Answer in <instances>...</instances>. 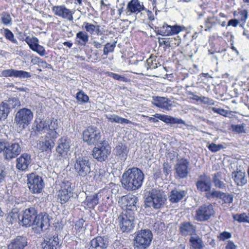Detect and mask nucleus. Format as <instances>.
Segmentation results:
<instances>
[{
    "label": "nucleus",
    "instance_id": "nucleus-22",
    "mask_svg": "<svg viewBox=\"0 0 249 249\" xmlns=\"http://www.w3.org/2000/svg\"><path fill=\"white\" fill-rule=\"evenodd\" d=\"M108 245L107 238L97 236L90 242L89 249H106Z\"/></svg>",
    "mask_w": 249,
    "mask_h": 249
},
{
    "label": "nucleus",
    "instance_id": "nucleus-55",
    "mask_svg": "<svg viewBox=\"0 0 249 249\" xmlns=\"http://www.w3.org/2000/svg\"><path fill=\"white\" fill-rule=\"evenodd\" d=\"M238 14L239 15V20L244 23H245L248 18V10L246 9L241 10L239 12Z\"/></svg>",
    "mask_w": 249,
    "mask_h": 249
},
{
    "label": "nucleus",
    "instance_id": "nucleus-3",
    "mask_svg": "<svg viewBox=\"0 0 249 249\" xmlns=\"http://www.w3.org/2000/svg\"><path fill=\"white\" fill-rule=\"evenodd\" d=\"M58 129V121L53 118H48L45 120L41 119H36L33 127V132L35 135H38L49 131L48 134L53 139L58 136L56 132Z\"/></svg>",
    "mask_w": 249,
    "mask_h": 249
},
{
    "label": "nucleus",
    "instance_id": "nucleus-42",
    "mask_svg": "<svg viewBox=\"0 0 249 249\" xmlns=\"http://www.w3.org/2000/svg\"><path fill=\"white\" fill-rule=\"evenodd\" d=\"M234 220L238 222L249 223V213H243L240 214H236L233 215Z\"/></svg>",
    "mask_w": 249,
    "mask_h": 249
},
{
    "label": "nucleus",
    "instance_id": "nucleus-41",
    "mask_svg": "<svg viewBox=\"0 0 249 249\" xmlns=\"http://www.w3.org/2000/svg\"><path fill=\"white\" fill-rule=\"evenodd\" d=\"M7 220L8 222L11 223L12 224L16 223L18 222H19L20 223V221L21 220H19V213L17 211H14V210H13L8 213L7 216Z\"/></svg>",
    "mask_w": 249,
    "mask_h": 249
},
{
    "label": "nucleus",
    "instance_id": "nucleus-10",
    "mask_svg": "<svg viewBox=\"0 0 249 249\" xmlns=\"http://www.w3.org/2000/svg\"><path fill=\"white\" fill-rule=\"evenodd\" d=\"M111 150L108 142L103 141L93 148V157L99 162L106 161L111 154Z\"/></svg>",
    "mask_w": 249,
    "mask_h": 249
},
{
    "label": "nucleus",
    "instance_id": "nucleus-64",
    "mask_svg": "<svg viewBox=\"0 0 249 249\" xmlns=\"http://www.w3.org/2000/svg\"><path fill=\"white\" fill-rule=\"evenodd\" d=\"M38 60V63L40 64V66L44 68H51V65L47 63L45 61L41 60L39 57H36Z\"/></svg>",
    "mask_w": 249,
    "mask_h": 249
},
{
    "label": "nucleus",
    "instance_id": "nucleus-58",
    "mask_svg": "<svg viewBox=\"0 0 249 249\" xmlns=\"http://www.w3.org/2000/svg\"><path fill=\"white\" fill-rule=\"evenodd\" d=\"M89 100V96L82 91H79V102L87 103Z\"/></svg>",
    "mask_w": 249,
    "mask_h": 249
},
{
    "label": "nucleus",
    "instance_id": "nucleus-7",
    "mask_svg": "<svg viewBox=\"0 0 249 249\" xmlns=\"http://www.w3.org/2000/svg\"><path fill=\"white\" fill-rule=\"evenodd\" d=\"M71 186V183L67 180H64L59 184L56 196L57 200L61 204L66 203L73 196V189Z\"/></svg>",
    "mask_w": 249,
    "mask_h": 249
},
{
    "label": "nucleus",
    "instance_id": "nucleus-45",
    "mask_svg": "<svg viewBox=\"0 0 249 249\" xmlns=\"http://www.w3.org/2000/svg\"><path fill=\"white\" fill-rule=\"evenodd\" d=\"M171 32V36L178 34L179 32L186 30V28L183 26H180L178 25H175L173 26L170 25V28Z\"/></svg>",
    "mask_w": 249,
    "mask_h": 249
},
{
    "label": "nucleus",
    "instance_id": "nucleus-1",
    "mask_svg": "<svg viewBox=\"0 0 249 249\" xmlns=\"http://www.w3.org/2000/svg\"><path fill=\"white\" fill-rule=\"evenodd\" d=\"M48 216L46 213L37 214V211L35 208L30 207L23 211L20 225L26 227L36 225L43 230L44 227L49 226Z\"/></svg>",
    "mask_w": 249,
    "mask_h": 249
},
{
    "label": "nucleus",
    "instance_id": "nucleus-56",
    "mask_svg": "<svg viewBox=\"0 0 249 249\" xmlns=\"http://www.w3.org/2000/svg\"><path fill=\"white\" fill-rule=\"evenodd\" d=\"M221 199L226 204H231L232 203L233 196L231 194L223 193V196L221 198Z\"/></svg>",
    "mask_w": 249,
    "mask_h": 249
},
{
    "label": "nucleus",
    "instance_id": "nucleus-59",
    "mask_svg": "<svg viewBox=\"0 0 249 249\" xmlns=\"http://www.w3.org/2000/svg\"><path fill=\"white\" fill-rule=\"evenodd\" d=\"M108 75L109 76L112 77L113 79L117 80L123 81V82H125L127 81L126 78L124 77V76H123L121 75L117 74V73L110 72L109 73Z\"/></svg>",
    "mask_w": 249,
    "mask_h": 249
},
{
    "label": "nucleus",
    "instance_id": "nucleus-39",
    "mask_svg": "<svg viewBox=\"0 0 249 249\" xmlns=\"http://www.w3.org/2000/svg\"><path fill=\"white\" fill-rule=\"evenodd\" d=\"M217 18L214 16H209L205 19V31H209L218 22Z\"/></svg>",
    "mask_w": 249,
    "mask_h": 249
},
{
    "label": "nucleus",
    "instance_id": "nucleus-33",
    "mask_svg": "<svg viewBox=\"0 0 249 249\" xmlns=\"http://www.w3.org/2000/svg\"><path fill=\"white\" fill-rule=\"evenodd\" d=\"M11 111V107L7 102H2L0 104V121L6 119Z\"/></svg>",
    "mask_w": 249,
    "mask_h": 249
},
{
    "label": "nucleus",
    "instance_id": "nucleus-60",
    "mask_svg": "<svg viewBox=\"0 0 249 249\" xmlns=\"http://www.w3.org/2000/svg\"><path fill=\"white\" fill-rule=\"evenodd\" d=\"M163 171L165 176H168L171 171V166L168 162L163 164Z\"/></svg>",
    "mask_w": 249,
    "mask_h": 249
},
{
    "label": "nucleus",
    "instance_id": "nucleus-11",
    "mask_svg": "<svg viewBox=\"0 0 249 249\" xmlns=\"http://www.w3.org/2000/svg\"><path fill=\"white\" fill-rule=\"evenodd\" d=\"M214 214L213 206L211 204H205L199 206L196 211L194 219L199 222H204L210 219Z\"/></svg>",
    "mask_w": 249,
    "mask_h": 249
},
{
    "label": "nucleus",
    "instance_id": "nucleus-14",
    "mask_svg": "<svg viewBox=\"0 0 249 249\" xmlns=\"http://www.w3.org/2000/svg\"><path fill=\"white\" fill-rule=\"evenodd\" d=\"M101 136L100 130L96 127H89L83 132L84 141L89 144L97 143Z\"/></svg>",
    "mask_w": 249,
    "mask_h": 249
},
{
    "label": "nucleus",
    "instance_id": "nucleus-5",
    "mask_svg": "<svg viewBox=\"0 0 249 249\" xmlns=\"http://www.w3.org/2000/svg\"><path fill=\"white\" fill-rule=\"evenodd\" d=\"M33 117L34 114L31 110L23 107L19 109L16 113L14 124L18 130L22 131L30 124Z\"/></svg>",
    "mask_w": 249,
    "mask_h": 249
},
{
    "label": "nucleus",
    "instance_id": "nucleus-57",
    "mask_svg": "<svg viewBox=\"0 0 249 249\" xmlns=\"http://www.w3.org/2000/svg\"><path fill=\"white\" fill-rule=\"evenodd\" d=\"M231 128L233 131L237 133H245V126L243 124L232 125Z\"/></svg>",
    "mask_w": 249,
    "mask_h": 249
},
{
    "label": "nucleus",
    "instance_id": "nucleus-50",
    "mask_svg": "<svg viewBox=\"0 0 249 249\" xmlns=\"http://www.w3.org/2000/svg\"><path fill=\"white\" fill-rule=\"evenodd\" d=\"M223 193L220 191L212 190L209 192V193L207 194V197L208 198L213 197V198H220L223 196Z\"/></svg>",
    "mask_w": 249,
    "mask_h": 249
},
{
    "label": "nucleus",
    "instance_id": "nucleus-38",
    "mask_svg": "<svg viewBox=\"0 0 249 249\" xmlns=\"http://www.w3.org/2000/svg\"><path fill=\"white\" fill-rule=\"evenodd\" d=\"M114 150L116 155L119 156L121 160H124L126 159L127 150L125 144L122 143H119Z\"/></svg>",
    "mask_w": 249,
    "mask_h": 249
},
{
    "label": "nucleus",
    "instance_id": "nucleus-46",
    "mask_svg": "<svg viewBox=\"0 0 249 249\" xmlns=\"http://www.w3.org/2000/svg\"><path fill=\"white\" fill-rule=\"evenodd\" d=\"M7 102V104L11 107V109L20 106V102L18 98L13 97L9 98Z\"/></svg>",
    "mask_w": 249,
    "mask_h": 249
},
{
    "label": "nucleus",
    "instance_id": "nucleus-28",
    "mask_svg": "<svg viewBox=\"0 0 249 249\" xmlns=\"http://www.w3.org/2000/svg\"><path fill=\"white\" fill-rule=\"evenodd\" d=\"M54 143L51 139H45L44 141H40L38 144V149L41 152L51 153L52 149L53 148Z\"/></svg>",
    "mask_w": 249,
    "mask_h": 249
},
{
    "label": "nucleus",
    "instance_id": "nucleus-16",
    "mask_svg": "<svg viewBox=\"0 0 249 249\" xmlns=\"http://www.w3.org/2000/svg\"><path fill=\"white\" fill-rule=\"evenodd\" d=\"M23 36H26L25 38L23 37L20 39L24 40L32 51L37 53L40 56H44L45 54V49L43 46L39 44V40L36 37H30L29 36H26V34H24Z\"/></svg>",
    "mask_w": 249,
    "mask_h": 249
},
{
    "label": "nucleus",
    "instance_id": "nucleus-19",
    "mask_svg": "<svg viewBox=\"0 0 249 249\" xmlns=\"http://www.w3.org/2000/svg\"><path fill=\"white\" fill-rule=\"evenodd\" d=\"M197 189L200 192H209L211 189V179L205 174L200 176L196 183Z\"/></svg>",
    "mask_w": 249,
    "mask_h": 249
},
{
    "label": "nucleus",
    "instance_id": "nucleus-53",
    "mask_svg": "<svg viewBox=\"0 0 249 249\" xmlns=\"http://www.w3.org/2000/svg\"><path fill=\"white\" fill-rule=\"evenodd\" d=\"M31 75L30 72L22 71V70H16V77L19 78H30Z\"/></svg>",
    "mask_w": 249,
    "mask_h": 249
},
{
    "label": "nucleus",
    "instance_id": "nucleus-8",
    "mask_svg": "<svg viewBox=\"0 0 249 249\" xmlns=\"http://www.w3.org/2000/svg\"><path fill=\"white\" fill-rule=\"evenodd\" d=\"M152 239L151 231L149 230H142L136 233L134 239L135 249H145L150 244Z\"/></svg>",
    "mask_w": 249,
    "mask_h": 249
},
{
    "label": "nucleus",
    "instance_id": "nucleus-15",
    "mask_svg": "<svg viewBox=\"0 0 249 249\" xmlns=\"http://www.w3.org/2000/svg\"><path fill=\"white\" fill-rule=\"evenodd\" d=\"M190 162L185 159L178 160L175 165L176 177L179 178H187L189 173Z\"/></svg>",
    "mask_w": 249,
    "mask_h": 249
},
{
    "label": "nucleus",
    "instance_id": "nucleus-27",
    "mask_svg": "<svg viewBox=\"0 0 249 249\" xmlns=\"http://www.w3.org/2000/svg\"><path fill=\"white\" fill-rule=\"evenodd\" d=\"M153 116H154L156 118H158V119L164 122V123H165L166 124H185V122L181 119L175 118L174 117H172V116L166 115L156 113V114H155L153 115Z\"/></svg>",
    "mask_w": 249,
    "mask_h": 249
},
{
    "label": "nucleus",
    "instance_id": "nucleus-23",
    "mask_svg": "<svg viewBox=\"0 0 249 249\" xmlns=\"http://www.w3.org/2000/svg\"><path fill=\"white\" fill-rule=\"evenodd\" d=\"M52 10L56 16L63 18H67L69 20H71L72 19L71 11L64 5L53 6Z\"/></svg>",
    "mask_w": 249,
    "mask_h": 249
},
{
    "label": "nucleus",
    "instance_id": "nucleus-49",
    "mask_svg": "<svg viewBox=\"0 0 249 249\" xmlns=\"http://www.w3.org/2000/svg\"><path fill=\"white\" fill-rule=\"evenodd\" d=\"M16 70L14 69H7L3 70L0 76H3L5 77H16Z\"/></svg>",
    "mask_w": 249,
    "mask_h": 249
},
{
    "label": "nucleus",
    "instance_id": "nucleus-62",
    "mask_svg": "<svg viewBox=\"0 0 249 249\" xmlns=\"http://www.w3.org/2000/svg\"><path fill=\"white\" fill-rule=\"evenodd\" d=\"M231 237L230 232L227 231H224L220 234L218 238L222 241H224L226 239H229Z\"/></svg>",
    "mask_w": 249,
    "mask_h": 249
},
{
    "label": "nucleus",
    "instance_id": "nucleus-13",
    "mask_svg": "<svg viewBox=\"0 0 249 249\" xmlns=\"http://www.w3.org/2000/svg\"><path fill=\"white\" fill-rule=\"evenodd\" d=\"M145 9L142 2L139 0H131L129 1L124 9V15L127 17L134 18L137 19V15Z\"/></svg>",
    "mask_w": 249,
    "mask_h": 249
},
{
    "label": "nucleus",
    "instance_id": "nucleus-52",
    "mask_svg": "<svg viewBox=\"0 0 249 249\" xmlns=\"http://www.w3.org/2000/svg\"><path fill=\"white\" fill-rule=\"evenodd\" d=\"M208 149L213 152H216L224 148V146L222 144H216L214 143H211L208 147Z\"/></svg>",
    "mask_w": 249,
    "mask_h": 249
},
{
    "label": "nucleus",
    "instance_id": "nucleus-54",
    "mask_svg": "<svg viewBox=\"0 0 249 249\" xmlns=\"http://www.w3.org/2000/svg\"><path fill=\"white\" fill-rule=\"evenodd\" d=\"M1 20L3 24L5 25H8L11 23L12 18L9 13H3L1 15Z\"/></svg>",
    "mask_w": 249,
    "mask_h": 249
},
{
    "label": "nucleus",
    "instance_id": "nucleus-31",
    "mask_svg": "<svg viewBox=\"0 0 249 249\" xmlns=\"http://www.w3.org/2000/svg\"><path fill=\"white\" fill-rule=\"evenodd\" d=\"M170 101L168 98L164 97L157 96L153 98V104L155 106L166 110H169L171 107Z\"/></svg>",
    "mask_w": 249,
    "mask_h": 249
},
{
    "label": "nucleus",
    "instance_id": "nucleus-30",
    "mask_svg": "<svg viewBox=\"0 0 249 249\" xmlns=\"http://www.w3.org/2000/svg\"><path fill=\"white\" fill-rule=\"evenodd\" d=\"M187 192L179 189H174L171 191L169 200L171 203H177L185 196Z\"/></svg>",
    "mask_w": 249,
    "mask_h": 249
},
{
    "label": "nucleus",
    "instance_id": "nucleus-25",
    "mask_svg": "<svg viewBox=\"0 0 249 249\" xmlns=\"http://www.w3.org/2000/svg\"><path fill=\"white\" fill-rule=\"evenodd\" d=\"M90 171L89 159L88 157L79 158V175L85 176Z\"/></svg>",
    "mask_w": 249,
    "mask_h": 249
},
{
    "label": "nucleus",
    "instance_id": "nucleus-36",
    "mask_svg": "<svg viewBox=\"0 0 249 249\" xmlns=\"http://www.w3.org/2000/svg\"><path fill=\"white\" fill-rule=\"evenodd\" d=\"M181 42L180 38L178 36L175 37L168 38L161 43V44H164L166 47L175 48L178 46Z\"/></svg>",
    "mask_w": 249,
    "mask_h": 249
},
{
    "label": "nucleus",
    "instance_id": "nucleus-48",
    "mask_svg": "<svg viewBox=\"0 0 249 249\" xmlns=\"http://www.w3.org/2000/svg\"><path fill=\"white\" fill-rule=\"evenodd\" d=\"M117 42L115 41L113 43L110 44L107 43L103 49V53L105 55H107L109 53H112L114 51V48L116 46Z\"/></svg>",
    "mask_w": 249,
    "mask_h": 249
},
{
    "label": "nucleus",
    "instance_id": "nucleus-40",
    "mask_svg": "<svg viewBox=\"0 0 249 249\" xmlns=\"http://www.w3.org/2000/svg\"><path fill=\"white\" fill-rule=\"evenodd\" d=\"M98 194H95L92 196H89L86 198V202L89 208H93L99 202Z\"/></svg>",
    "mask_w": 249,
    "mask_h": 249
},
{
    "label": "nucleus",
    "instance_id": "nucleus-44",
    "mask_svg": "<svg viewBox=\"0 0 249 249\" xmlns=\"http://www.w3.org/2000/svg\"><path fill=\"white\" fill-rule=\"evenodd\" d=\"M170 25L164 24L158 30V34L162 36H171V32L170 30Z\"/></svg>",
    "mask_w": 249,
    "mask_h": 249
},
{
    "label": "nucleus",
    "instance_id": "nucleus-43",
    "mask_svg": "<svg viewBox=\"0 0 249 249\" xmlns=\"http://www.w3.org/2000/svg\"><path fill=\"white\" fill-rule=\"evenodd\" d=\"M4 36L6 39L14 43H17V40L15 38L14 35L12 32L8 28L4 29Z\"/></svg>",
    "mask_w": 249,
    "mask_h": 249
},
{
    "label": "nucleus",
    "instance_id": "nucleus-12",
    "mask_svg": "<svg viewBox=\"0 0 249 249\" xmlns=\"http://www.w3.org/2000/svg\"><path fill=\"white\" fill-rule=\"evenodd\" d=\"M28 185L33 193H40L44 186L42 178L36 173H32L27 175Z\"/></svg>",
    "mask_w": 249,
    "mask_h": 249
},
{
    "label": "nucleus",
    "instance_id": "nucleus-2",
    "mask_svg": "<svg viewBox=\"0 0 249 249\" xmlns=\"http://www.w3.org/2000/svg\"><path fill=\"white\" fill-rule=\"evenodd\" d=\"M144 176L143 172L138 168L128 169L122 176V186L127 190H136L141 187Z\"/></svg>",
    "mask_w": 249,
    "mask_h": 249
},
{
    "label": "nucleus",
    "instance_id": "nucleus-18",
    "mask_svg": "<svg viewBox=\"0 0 249 249\" xmlns=\"http://www.w3.org/2000/svg\"><path fill=\"white\" fill-rule=\"evenodd\" d=\"M138 201V198L132 195H127L123 196L119 199V202L121 203L123 206L125 207V211H131L133 212L136 210V203Z\"/></svg>",
    "mask_w": 249,
    "mask_h": 249
},
{
    "label": "nucleus",
    "instance_id": "nucleus-21",
    "mask_svg": "<svg viewBox=\"0 0 249 249\" xmlns=\"http://www.w3.org/2000/svg\"><path fill=\"white\" fill-rule=\"evenodd\" d=\"M28 242L26 237L18 236L12 240L7 245L8 249H24L27 246Z\"/></svg>",
    "mask_w": 249,
    "mask_h": 249
},
{
    "label": "nucleus",
    "instance_id": "nucleus-4",
    "mask_svg": "<svg viewBox=\"0 0 249 249\" xmlns=\"http://www.w3.org/2000/svg\"><path fill=\"white\" fill-rule=\"evenodd\" d=\"M166 201V196L162 190L152 189L147 192L144 203L146 207L159 209L163 207Z\"/></svg>",
    "mask_w": 249,
    "mask_h": 249
},
{
    "label": "nucleus",
    "instance_id": "nucleus-34",
    "mask_svg": "<svg viewBox=\"0 0 249 249\" xmlns=\"http://www.w3.org/2000/svg\"><path fill=\"white\" fill-rule=\"evenodd\" d=\"M58 244L59 241L57 236H53L44 241L43 248V249H57Z\"/></svg>",
    "mask_w": 249,
    "mask_h": 249
},
{
    "label": "nucleus",
    "instance_id": "nucleus-37",
    "mask_svg": "<svg viewBox=\"0 0 249 249\" xmlns=\"http://www.w3.org/2000/svg\"><path fill=\"white\" fill-rule=\"evenodd\" d=\"M106 118L111 123L123 124H129L131 122L128 120L120 117L115 114H106Z\"/></svg>",
    "mask_w": 249,
    "mask_h": 249
},
{
    "label": "nucleus",
    "instance_id": "nucleus-47",
    "mask_svg": "<svg viewBox=\"0 0 249 249\" xmlns=\"http://www.w3.org/2000/svg\"><path fill=\"white\" fill-rule=\"evenodd\" d=\"M89 36L85 32H79V43L85 45L89 41Z\"/></svg>",
    "mask_w": 249,
    "mask_h": 249
},
{
    "label": "nucleus",
    "instance_id": "nucleus-17",
    "mask_svg": "<svg viewBox=\"0 0 249 249\" xmlns=\"http://www.w3.org/2000/svg\"><path fill=\"white\" fill-rule=\"evenodd\" d=\"M23 36H26L25 38L23 37L20 39L24 40L32 51L37 53L40 56H44L45 54V49L43 46L39 44V40L36 37H30L29 36H26V34H24Z\"/></svg>",
    "mask_w": 249,
    "mask_h": 249
},
{
    "label": "nucleus",
    "instance_id": "nucleus-63",
    "mask_svg": "<svg viewBox=\"0 0 249 249\" xmlns=\"http://www.w3.org/2000/svg\"><path fill=\"white\" fill-rule=\"evenodd\" d=\"M154 61H156V57L155 56H151L149 58L147 59L145 64L147 70H148L151 67V66L153 65Z\"/></svg>",
    "mask_w": 249,
    "mask_h": 249
},
{
    "label": "nucleus",
    "instance_id": "nucleus-9",
    "mask_svg": "<svg viewBox=\"0 0 249 249\" xmlns=\"http://www.w3.org/2000/svg\"><path fill=\"white\" fill-rule=\"evenodd\" d=\"M134 213L131 211H124L119 216L118 221L123 232H128L134 227Z\"/></svg>",
    "mask_w": 249,
    "mask_h": 249
},
{
    "label": "nucleus",
    "instance_id": "nucleus-29",
    "mask_svg": "<svg viewBox=\"0 0 249 249\" xmlns=\"http://www.w3.org/2000/svg\"><path fill=\"white\" fill-rule=\"evenodd\" d=\"M231 176L235 183L238 186H243L247 182L244 171L241 170L234 171L232 172Z\"/></svg>",
    "mask_w": 249,
    "mask_h": 249
},
{
    "label": "nucleus",
    "instance_id": "nucleus-32",
    "mask_svg": "<svg viewBox=\"0 0 249 249\" xmlns=\"http://www.w3.org/2000/svg\"><path fill=\"white\" fill-rule=\"evenodd\" d=\"M194 235L191 236L189 239L190 246L193 249H203L205 246L201 238L196 234Z\"/></svg>",
    "mask_w": 249,
    "mask_h": 249
},
{
    "label": "nucleus",
    "instance_id": "nucleus-51",
    "mask_svg": "<svg viewBox=\"0 0 249 249\" xmlns=\"http://www.w3.org/2000/svg\"><path fill=\"white\" fill-rule=\"evenodd\" d=\"M82 28H84L86 31L89 33L90 34H93L96 29V27L95 25L86 22L83 23Z\"/></svg>",
    "mask_w": 249,
    "mask_h": 249
},
{
    "label": "nucleus",
    "instance_id": "nucleus-61",
    "mask_svg": "<svg viewBox=\"0 0 249 249\" xmlns=\"http://www.w3.org/2000/svg\"><path fill=\"white\" fill-rule=\"evenodd\" d=\"M212 109L214 112L217 113L224 116H227L228 114V111L222 108L213 107Z\"/></svg>",
    "mask_w": 249,
    "mask_h": 249
},
{
    "label": "nucleus",
    "instance_id": "nucleus-35",
    "mask_svg": "<svg viewBox=\"0 0 249 249\" xmlns=\"http://www.w3.org/2000/svg\"><path fill=\"white\" fill-rule=\"evenodd\" d=\"M222 177L221 172H217L213 175V181L215 187L219 189H225L226 184L222 180Z\"/></svg>",
    "mask_w": 249,
    "mask_h": 249
},
{
    "label": "nucleus",
    "instance_id": "nucleus-20",
    "mask_svg": "<svg viewBox=\"0 0 249 249\" xmlns=\"http://www.w3.org/2000/svg\"><path fill=\"white\" fill-rule=\"evenodd\" d=\"M32 161L30 154L24 153L22 154L16 160V168L21 171H26Z\"/></svg>",
    "mask_w": 249,
    "mask_h": 249
},
{
    "label": "nucleus",
    "instance_id": "nucleus-6",
    "mask_svg": "<svg viewBox=\"0 0 249 249\" xmlns=\"http://www.w3.org/2000/svg\"><path fill=\"white\" fill-rule=\"evenodd\" d=\"M21 152L18 142H9L6 140H0V153H2L4 159L12 160L16 158Z\"/></svg>",
    "mask_w": 249,
    "mask_h": 249
},
{
    "label": "nucleus",
    "instance_id": "nucleus-26",
    "mask_svg": "<svg viewBox=\"0 0 249 249\" xmlns=\"http://www.w3.org/2000/svg\"><path fill=\"white\" fill-rule=\"evenodd\" d=\"M70 148L69 142L66 138L62 137L59 139L56 151L59 156L63 157L67 155Z\"/></svg>",
    "mask_w": 249,
    "mask_h": 249
},
{
    "label": "nucleus",
    "instance_id": "nucleus-24",
    "mask_svg": "<svg viewBox=\"0 0 249 249\" xmlns=\"http://www.w3.org/2000/svg\"><path fill=\"white\" fill-rule=\"evenodd\" d=\"M179 233L184 236L192 235L195 234L196 230L195 227L192 223L189 222H184L180 224L179 226Z\"/></svg>",
    "mask_w": 249,
    "mask_h": 249
}]
</instances>
